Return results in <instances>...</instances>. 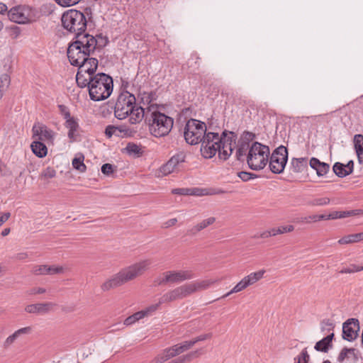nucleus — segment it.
Returning a JSON list of instances; mask_svg holds the SVG:
<instances>
[{"label": "nucleus", "mask_w": 363, "mask_h": 363, "mask_svg": "<svg viewBox=\"0 0 363 363\" xmlns=\"http://www.w3.org/2000/svg\"><path fill=\"white\" fill-rule=\"evenodd\" d=\"M150 264V259H144L121 269L101 284V290L108 291L135 279L143 275L149 269Z\"/></svg>", "instance_id": "f257e3e1"}, {"label": "nucleus", "mask_w": 363, "mask_h": 363, "mask_svg": "<svg viewBox=\"0 0 363 363\" xmlns=\"http://www.w3.org/2000/svg\"><path fill=\"white\" fill-rule=\"evenodd\" d=\"M92 18V10L90 7L84 9V13L77 9H69L65 11L61 17L62 26L68 33L74 36L86 32L88 20Z\"/></svg>", "instance_id": "f03ea898"}, {"label": "nucleus", "mask_w": 363, "mask_h": 363, "mask_svg": "<svg viewBox=\"0 0 363 363\" xmlns=\"http://www.w3.org/2000/svg\"><path fill=\"white\" fill-rule=\"evenodd\" d=\"M97 43L96 38L86 32L74 36L67 48L69 61L78 63L79 57L91 56L96 49Z\"/></svg>", "instance_id": "7ed1b4c3"}, {"label": "nucleus", "mask_w": 363, "mask_h": 363, "mask_svg": "<svg viewBox=\"0 0 363 363\" xmlns=\"http://www.w3.org/2000/svg\"><path fill=\"white\" fill-rule=\"evenodd\" d=\"M146 123L149 125V130L155 137H163L167 135L173 127L174 120L156 110L155 105L147 107Z\"/></svg>", "instance_id": "20e7f679"}, {"label": "nucleus", "mask_w": 363, "mask_h": 363, "mask_svg": "<svg viewBox=\"0 0 363 363\" xmlns=\"http://www.w3.org/2000/svg\"><path fill=\"white\" fill-rule=\"evenodd\" d=\"M218 281V279H204L182 285L167 291L162 298V302L183 299L194 293L208 289Z\"/></svg>", "instance_id": "39448f33"}, {"label": "nucleus", "mask_w": 363, "mask_h": 363, "mask_svg": "<svg viewBox=\"0 0 363 363\" xmlns=\"http://www.w3.org/2000/svg\"><path fill=\"white\" fill-rule=\"evenodd\" d=\"M89 81L90 99L94 101H103L110 96L113 91V79L109 75L100 72L93 76Z\"/></svg>", "instance_id": "423d86ee"}, {"label": "nucleus", "mask_w": 363, "mask_h": 363, "mask_svg": "<svg viewBox=\"0 0 363 363\" xmlns=\"http://www.w3.org/2000/svg\"><path fill=\"white\" fill-rule=\"evenodd\" d=\"M270 150L267 145L254 142L246 157L247 164L252 170H261L267 165Z\"/></svg>", "instance_id": "0eeeda50"}, {"label": "nucleus", "mask_w": 363, "mask_h": 363, "mask_svg": "<svg viewBox=\"0 0 363 363\" xmlns=\"http://www.w3.org/2000/svg\"><path fill=\"white\" fill-rule=\"evenodd\" d=\"M207 133L204 122L190 118L186 123L184 137L188 144L193 145L200 143Z\"/></svg>", "instance_id": "6e6552de"}, {"label": "nucleus", "mask_w": 363, "mask_h": 363, "mask_svg": "<svg viewBox=\"0 0 363 363\" xmlns=\"http://www.w3.org/2000/svg\"><path fill=\"white\" fill-rule=\"evenodd\" d=\"M135 103L136 99L133 94L129 91H122L118 95L114 106L116 118L119 120L126 118Z\"/></svg>", "instance_id": "1a4fd4ad"}, {"label": "nucleus", "mask_w": 363, "mask_h": 363, "mask_svg": "<svg viewBox=\"0 0 363 363\" xmlns=\"http://www.w3.org/2000/svg\"><path fill=\"white\" fill-rule=\"evenodd\" d=\"M288 160V150L284 145L277 147L269 157V167L274 174L284 172Z\"/></svg>", "instance_id": "9d476101"}, {"label": "nucleus", "mask_w": 363, "mask_h": 363, "mask_svg": "<svg viewBox=\"0 0 363 363\" xmlns=\"http://www.w3.org/2000/svg\"><path fill=\"white\" fill-rule=\"evenodd\" d=\"M220 138H218V133L208 132L201 140V153L206 159H211L216 155L220 148Z\"/></svg>", "instance_id": "9b49d317"}, {"label": "nucleus", "mask_w": 363, "mask_h": 363, "mask_svg": "<svg viewBox=\"0 0 363 363\" xmlns=\"http://www.w3.org/2000/svg\"><path fill=\"white\" fill-rule=\"evenodd\" d=\"M78 63L75 62L69 61L70 64L73 66L78 67V70L86 73L89 75L96 74L95 72L98 67V60L95 57H90V56L80 57L77 60Z\"/></svg>", "instance_id": "f8f14e48"}, {"label": "nucleus", "mask_w": 363, "mask_h": 363, "mask_svg": "<svg viewBox=\"0 0 363 363\" xmlns=\"http://www.w3.org/2000/svg\"><path fill=\"white\" fill-rule=\"evenodd\" d=\"M186 154L184 152H179L173 155L159 169L162 176H167L179 170L180 164L185 162Z\"/></svg>", "instance_id": "ddd939ff"}, {"label": "nucleus", "mask_w": 363, "mask_h": 363, "mask_svg": "<svg viewBox=\"0 0 363 363\" xmlns=\"http://www.w3.org/2000/svg\"><path fill=\"white\" fill-rule=\"evenodd\" d=\"M359 330V322L357 318H350L342 325V338L351 342L355 340Z\"/></svg>", "instance_id": "4468645a"}, {"label": "nucleus", "mask_w": 363, "mask_h": 363, "mask_svg": "<svg viewBox=\"0 0 363 363\" xmlns=\"http://www.w3.org/2000/svg\"><path fill=\"white\" fill-rule=\"evenodd\" d=\"M33 137H38L39 140H46L53 143L55 133L43 123L37 122L32 128Z\"/></svg>", "instance_id": "2eb2a0df"}, {"label": "nucleus", "mask_w": 363, "mask_h": 363, "mask_svg": "<svg viewBox=\"0 0 363 363\" xmlns=\"http://www.w3.org/2000/svg\"><path fill=\"white\" fill-rule=\"evenodd\" d=\"M28 13V8L21 6H15L9 11L8 17L13 22L25 24L30 21Z\"/></svg>", "instance_id": "dca6fc26"}, {"label": "nucleus", "mask_w": 363, "mask_h": 363, "mask_svg": "<svg viewBox=\"0 0 363 363\" xmlns=\"http://www.w3.org/2000/svg\"><path fill=\"white\" fill-rule=\"evenodd\" d=\"M57 305L52 302L37 303L27 305L25 311L28 313L45 314L51 311Z\"/></svg>", "instance_id": "f3484780"}, {"label": "nucleus", "mask_w": 363, "mask_h": 363, "mask_svg": "<svg viewBox=\"0 0 363 363\" xmlns=\"http://www.w3.org/2000/svg\"><path fill=\"white\" fill-rule=\"evenodd\" d=\"M147 115V110L145 111V108L142 106H138L135 104L132 110L128 113L130 123L131 124H136L140 123L143 118L146 121Z\"/></svg>", "instance_id": "a211bd4d"}, {"label": "nucleus", "mask_w": 363, "mask_h": 363, "mask_svg": "<svg viewBox=\"0 0 363 363\" xmlns=\"http://www.w3.org/2000/svg\"><path fill=\"white\" fill-rule=\"evenodd\" d=\"M65 126L68 129L67 136L71 142L76 140L77 133L79 128L77 119L71 116L65 120Z\"/></svg>", "instance_id": "6ab92c4d"}, {"label": "nucleus", "mask_w": 363, "mask_h": 363, "mask_svg": "<svg viewBox=\"0 0 363 363\" xmlns=\"http://www.w3.org/2000/svg\"><path fill=\"white\" fill-rule=\"evenodd\" d=\"M172 283H179L194 278V274L191 270L170 271Z\"/></svg>", "instance_id": "aec40b11"}, {"label": "nucleus", "mask_w": 363, "mask_h": 363, "mask_svg": "<svg viewBox=\"0 0 363 363\" xmlns=\"http://www.w3.org/2000/svg\"><path fill=\"white\" fill-rule=\"evenodd\" d=\"M180 351L178 345H174L172 347L164 349L161 354L157 357V361L159 363H162L172 357L180 354Z\"/></svg>", "instance_id": "412c9836"}, {"label": "nucleus", "mask_w": 363, "mask_h": 363, "mask_svg": "<svg viewBox=\"0 0 363 363\" xmlns=\"http://www.w3.org/2000/svg\"><path fill=\"white\" fill-rule=\"evenodd\" d=\"M334 335V333H332L323 337L322 340L318 341L314 346V349L318 352L325 353L328 352V350L333 347V339Z\"/></svg>", "instance_id": "4be33fe9"}, {"label": "nucleus", "mask_w": 363, "mask_h": 363, "mask_svg": "<svg viewBox=\"0 0 363 363\" xmlns=\"http://www.w3.org/2000/svg\"><path fill=\"white\" fill-rule=\"evenodd\" d=\"M308 168V160L306 157L292 158L290 169L294 173H301Z\"/></svg>", "instance_id": "5701e85b"}, {"label": "nucleus", "mask_w": 363, "mask_h": 363, "mask_svg": "<svg viewBox=\"0 0 363 363\" xmlns=\"http://www.w3.org/2000/svg\"><path fill=\"white\" fill-rule=\"evenodd\" d=\"M216 222L215 217H209L206 219L203 220L200 223L194 225L192 228L187 230V234L189 235H196L199 232L206 228L209 225H213Z\"/></svg>", "instance_id": "b1692460"}, {"label": "nucleus", "mask_w": 363, "mask_h": 363, "mask_svg": "<svg viewBox=\"0 0 363 363\" xmlns=\"http://www.w3.org/2000/svg\"><path fill=\"white\" fill-rule=\"evenodd\" d=\"M309 164L311 168L316 170V173L319 177L325 175L330 169V165L328 164L322 162L315 157H312Z\"/></svg>", "instance_id": "393cba45"}, {"label": "nucleus", "mask_w": 363, "mask_h": 363, "mask_svg": "<svg viewBox=\"0 0 363 363\" xmlns=\"http://www.w3.org/2000/svg\"><path fill=\"white\" fill-rule=\"evenodd\" d=\"M363 213V211L361 209H355L350 211H335L328 214V218L330 220H335L337 218H344L350 216H358Z\"/></svg>", "instance_id": "a878e982"}, {"label": "nucleus", "mask_w": 363, "mask_h": 363, "mask_svg": "<svg viewBox=\"0 0 363 363\" xmlns=\"http://www.w3.org/2000/svg\"><path fill=\"white\" fill-rule=\"evenodd\" d=\"M353 143L357 156L358 162L361 164H363V135H354L353 138Z\"/></svg>", "instance_id": "bb28decb"}, {"label": "nucleus", "mask_w": 363, "mask_h": 363, "mask_svg": "<svg viewBox=\"0 0 363 363\" xmlns=\"http://www.w3.org/2000/svg\"><path fill=\"white\" fill-rule=\"evenodd\" d=\"M31 331L30 327H26L22 328L21 329L17 330L15 331L12 335H9L4 341V347L5 348L9 347L10 345H11L15 340L21 335L23 334H28Z\"/></svg>", "instance_id": "cd10ccee"}, {"label": "nucleus", "mask_w": 363, "mask_h": 363, "mask_svg": "<svg viewBox=\"0 0 363 363\" xmlns=\"http://www.w3.org/2000/svg\"><path fill=\"white\" fill-rule=\"evenodd\" d=\"M94 75H89L86 74V73H84L83 72H81L80 70H78L77 74H76V82L77 84V86L80 88H85L87 87L88 89H89V86L91 84L89 81L91 79H93Z\"/></svg>", "instance_id": "c85d7f7f"}, {"label": "nucleus", "mask_w": 363, "mask_h": 363, "mask_svg": "<svg viewBox=\"0 0 363 363\" xmlns=\"http://www.w3.org/2000/svg\"><path fill=\"white\" fill-rule=\"evenodd\" d=\"M30 147L33 152L40 158L45 157L48 153V148L41 140L33 142Z\"/></svg>", "instance_id": "c756f323"}, {"label": "nucleus", "mask_w": 363, "mask_h": 363, "mask_svg": "<svg viewBox=\"0 0 363 363\" xmlns=\"http://www.w3.org/2000/svg\"><path fill=\"white\" fill-rule=\"evenodd\" d=\"M218 138H220V145H233V144H235L237 135L234 132L225 130L221 135L218 134Z\"/></svg>", "instance_id": "7c9ffc66"}, {"label": "nucleus", "mask_w": 363, "mask_h": 363, "mask_svg": "<svg viewBox=\"0 0 363 363\" xmlns=\"http://www.w3.org/2000/svg\"><path fill=\"white\" fill-rule=\"evenodd\" d=\"M356 350L354 348H347L344 347L340 352L337 357V361L339 362H343L346 359H353L354 360L357 359V356L355 353Z\"/></svg>", "instance_id": "2f4dec72"}, {"label": "nucleus", "mask_w": 363, "mask_h": 363, "mask_svg": "<svg viewBox=\"0 0 363 363\" xmlns=\"http://www.w3.org/2000/svg\"><path fill=\"white\" fill-rule=\"evenodd\" d=\"M224 193L223 190L215 191L213 189H201V188H190V195L202 196L205 195H213Z\"/></svg>", "instance_id": "473e14b6"}, {"label": "nucleus", "mask_w": 363, "mask_h": 363, "mask_svg": "<svg viewBox=\"0 0 363 363\" xmlns=\"http://www.w3.org/2000/svg\"><path fill=\"white\" fill-rule=\"evenodd\" d=\"M363 240L362 233L345 235L338 240L340 245H347Z\"/></svg>", "instance_id": "72a5a7b5"}, {"label": "nucleus", "mask_w": 363, "mask_h": 363, "mask_svg": "<svg viewBox=\"0 0 363 363\" xmlns=\"http://www.w3.org/2000/svg\"><path fill=\"white\" fill-rule=\"evenodd\" d=\"M250 148V144H247V142H240L238 148L236 151L237 160L240 162H243L245 160V157L247 155L246 153L247 152H249Z\"/></svg>", "instance_id": "f704fd0d"}, {"label": "nucleus", "mask_w": 363, "mask_h": 363, "mask_svg": "<svg viewBox=\"0 0 363 363\" xmlns=\"http://www.w3.org/2000/svg\"><path fill=\"white\" fill-rule=\"evenodd\" d=\"M233 152V145H220V148L218 151V157L223 160H227Z\"/></svg>", "instance_id": "c9c22d12"}, {"label": "nucleus", "mask_w": 363, "mask_h": 363, "mask_svg": "<svg viewBox=\"0 0 363 363\" xmlns=\"http://www.w3.org/2000/svg\"><path fill=\"white\" fill-rule=\"evenodd\" d=\"M248 286H249V285L247 283L245 279L243 278L229 292L224 294L220 298H218L216 300H219L220 298L228 297V296H230L232 294L238 293L240 291H242V290L245 289Z\"/></svg>", "instance_id": "e433bc0d"}, {"label": "nucleus", "mask_w": 363, "mask_h": 363, "mask_svg": "<svg viewBox=\"0 0 363 363\" xmlns=\"http://www.w3.org/2000/svg\"><path fill=\"white\" fill-rule=\"evenodd\" d=\"M265 273L264 270H259L258 272H252L247 276H245L244 278L245 279L247 283L249 286L254 284L255 283L259 281L264 276Z\"/></svg>", "instance_id": "4c0bfd02"}, {"label": "nucleus", "mask_w": 363, "mask_h": 363, "mask_svg": "<svg viewBox=\"0 0 363 363\" xmlns=\"http://www.w3.org/2000/svg\"><path fill=\"white\" fill-rule=\"evenodd\" d=\"M84 157L83 155H81L78 157H74L72 160V166L73 167L78 170L79 172H85L86 170V167L84 163Z\"/></svg>", "instance_id": "58836bf2"}, {"label": "nucleus", "mask_w": 363, "mask_h": 363, "mask_svg": "<svg viewBox=\"0 0 363 363\" xmlns=\"http://www.w3.org/2000/svg\"><path fill=\"white\" fill-rule=\"evenodd\" d=\"M125 150L130 155L140 157L143 154V151L140 146L133 143H128Z\"/></svg>", "instance_id": "ea45409f"}, {"label": "nucleus", "mask_w": 363, "mask_h": 363, "mask_svg": "<svg viewBox=\"0 0 363 363\" xmlns=\"http://www.w3.org/2000/svg\"><path fill=\"white\" fill-rule=\"evenodd\" d=\"M334 173L339 177H345L348 175L345 164L340 162H336L333 167Z\"/></svg>", "instance_id": "a19ab883"}, {"label": "nucleus", "mask_w": 363, "mask_h": 363, "mask_svg": "<svg viewBox=\"0 0 363 363\" xmlns=\"http://www.w3.org/2000/svg\"><path fill=\"white\" fill-rule=\"evenodd\" d=\"M165 295H166V293L160 298L159 302L157 303L152 304V305L147 307L144 310H142V312H143V313H144V316L145 317L148 316V315H151L152 313L155 312L158 309L160 305H161L162 303H169V301L162 302V298Z\"/></svg>", "instance_id": "79ce46f5"}, {"label": "nucleus", "mask_w": 363, "mask_h": 363, "mask_svg": "<svg viewBox=\"0 0 363 363\" xmlns=\"http://www.w3.org/2000/svg\"><path fill=\"white\" fill-rule=\"evenodd\" d=\"M157 99V94L155 91L143 92L141 94V101L145 104H150L152 101Z\"/></svg>", "instance_id": "37998d69"}, {"label": "nucleus", "mask_w": 363, "mask_h": 363, "mask_svg": "<svg viewBox=\"0 0 363 363\" xmlns=\"http://www.w3.org/2000/svg\"><path fill=\"white\" fill-rule=\"evenodd\" d=\"M310 360V356L308 353L307 348H304L301 352L300 354L294 358V363H308Z\"/></svg>", "instance_id": "c03bdc74"}, {"label": "nucleus", "mask_w": 363, "mask_h": 363, "mask_svg": "<svg viewBox=\"0 0 363 363\" xmlns=\"http://www.w3.org/2000/svg\"><path fill=\"white\" fill-rule=\"evenodd\" d=\"M155 284L157 285H162L167 283H172V278L170 271H167L162 274V278H158L155 280Z\"/></svg>", "instance_id": "a18cd8bd"}, {"label": "nucleus", "mask_w": 363, "mask_h": 363, "mask_svg": "<svg viewBox=\"0 0 363 363\" xmlns=\"http://www.w3.org/2000/svg\"><path fill=\"white\" fill-rule=\"evenodd\" d=\"M238 177L243 182H248L250 179L257 178L258 175L252 172L242 171L238 172Z\"/></svg>", "instance_id": "49530a36"}, {"label": "nucleus", "mask_w": 363, "mask_h": 363, "mask_svg": "<svg viewBox=\"0 0 363 363\" xmlns=\"http://www.w3.org/2000/svg\"><path fill=\"white\" fill-rule=\"evenodd\" d=\"M363 270V267L357 266L355 264H351L348 267H345L342 269L340 271V274H352L357 272H360Z\"/></svg>", "instance_id": "de8ad7c7"}, {"label": "nucleus", "mask_w": 363, "mask_h": 363, "mask_svg": "<svg viewBox=\"0 0 363 363\" xmlns=\"http://www.w3.org/2000/svg\"><path fill=\"white\" fill-rule=\"evenodd\" d=\"M56 176V171L54 168L48 167L45 168L40 174L41 178L52 179Z\"/></svg>", "instance_id": "09e8293b"}, {"label": "nucleus", "mask_w": 363, "mask_h": 363, "mask_svg": "<svg viewBox=\"0 0 363 363\" xmlns=\"http://www.w3.org/2000/svg\"><path fill=\"white\" fill-rule=\"evenodd\" d=\"M118 128L115 125H109L106 126L105 129V135L108 138H111L113 135H116L118 137H121V135L117 133Z\"/></svg>", "instance_id": "8fccbe9b"}, {"label": "nucleus", "mask_w": 363, "mask_h": 363, "mask_svg": "<svg viewBox=\"0 0 363 363\" xmlns=\"http://www.w3.org/2000/svg\"><path fill=\"white\" fill-rule=\"evenodd\" d=\"M82 0H55L57 4L62 7H69L77 4Z\"/></svg>", "instance_id": "3c124183"}, {"label": "nucleus", "mask_w": 363, "mask_h": 363, "mask_svg": "<svg viewBox=\"0 0 363 363\" xmlns=\"http://www.w3.org/2000/svg\"><path fill=\"white\" fill-rule=\"evenodd\" d=\"M330 203V199L328 197L316 198L313 199L310 204L312 206H325Z\"/></svg>", "instance_id": "603ef678"}, {"label": "nucleus", "mask_w": 363, "mask_h": 363, "mask_svg": "<svg viewBox=\"0 0 363 363\" xmlns=\"http://www.w3.org/2000/svg\"><path fill=\"white\" fill-rule=\"evenodd\" d=\"M177 345H178V347L179 349L180 353H182V352L189 350L190 348H191L194 345V343L193 340H188V341H184L182 343L177 344Z\"/></svg>", "instance_id": "864d4df0"}, {"label": "nucleus", "mask_w": 363, "mask_h": 363, "mask_svg": "<svg viewBox=\"0 0 363 363\" xmlns=\"http://www.w3.org/2000/svg\"><path fill=\"white\" fill-rule=\"evenodd\" d=\"M116 167L113 165L106 163L101 167V172L105 175L109 176L111 174L113 173Z\"/></svg>", "instance_id": "5fc2aeb1"}, {"label": "nucleus", "mask_w": 363, "mask_h": 363, "mask_svg": "<svg viewBox=\"0 0 363 363\" xmlns=\"http://www.w3.org/2000/svg\"><path fill=\"white\" fill-rule=\"evenodd\" d=\"M57 107L59 108L60 113L63 116L65 120L71 117L69 109L67 106L63 104H60L57 106Z\"/></svg>", "instance_id": "6e6d98bb"}, {"label": "nucleus", "mask_w": 363, "mask_h": 363, "mask_svg": "<svg viewBox=\"0 0 363 363\" xmlns=\"http://www.w3.org/2000/svg\"><path fill=\"white\" fill-rule=\"evenodd\" d=\"M97 40V48H104L108 43V39L106 36H104L102 34L97 35L95 37Z\"/></svg>", "instance_id": "4d7b16f0"}, {"label": "nucleus", "mask_w": 363, "mask_h": 363, "mask_svg": "<svg viewBox=\"0 0 363 363\" xmlns=\"http://www.w3.org/2000/svg\"><path fill=\"white\" fill-rule=\"evenodd\" d=\"M46 271H47V265L44 264V265L35 266L33 268L32 272L35 275H43V274H46Z\"/></svg>", "instance_id": "13d9d810"}, {"label": "nucleus", "mask_w": 363, "mask_h": 363, "mask_svg": "<svg viewBox=\"0 0 363 363\" xmlns=\"http://www.w3.org/2000/svg\"><path fill=\"white\" fill-rule=\"evenodd\" d=\"M255 138V134L249 131H245L242 135V141L241 142H247V144H250V142L252 141Z\"/></svg>", "instance_id": "bf43d9fd"}, {"label": "nucleus", "mask_w": 363, "mask_h": 363, "mask_svg": "<svg viewBox=\"0 0 363 363\" xmlns=\"http://www.w3.org/2000/svg\"><path fill=\"white\" fill-rule=\"evenodd\" d=\"M63 269L62 267H55V266H48L47 265V271L46 274H55L61 273Z\"/></svg>", "instance_id": "052dcab7"}, {"label": "nucleus", "mask_w": 363, "mask_h": 363, "mask_svg": "<svg viewBox=\"0 0 363 363\" xmlns=\"http://www.w3.org/2000/svg\"><path fill=\"white\" fill-rule=\"evenodd\" d=\"M116 127L118 128L117 133L121 134V137L128 136L130 135L131 130H130V128H127L126 126L120 125V126H116Z\"/></svg>", "instance_id": "680f3d73"}, {"label": "nucleus", "mask_w": 363, "mask_h": 363, "mask_svg": "<svg viewBox=\"0 0 363 363\" xmlns=\"http://www.w3.org/2000/svg\"><path fill=\"white\" fill-rule=\"evenodd\" d=\"M173 194L190 195V188H177L172 190Z\"/></svg>", "instance_id": "e2e57ef3"}, {"label": "nucleus", "mask_w": 363, "mask_h": 363, "mask_svg": "<svg viewBox=\"0 0 363 363\" xmlns=\"http://www.w3.org/2000/svg\"><path fill=\"white\" fill-rule=\"evenodd\" d=\"M211 337H212V333L202 334V335H201L199 336H197V337L193 338L192 340H193V342H194V343L195 345L198 342L203 341V340L210 339V338H211Z\"/></svg>", "instance_id": "0e129e2a"}, {"label": "nucleus", "mask_w": 363, "mask_h": 363, "mask_svg": "<svg viewBox=\"0 0 363 363\" xmlns=\"http://www.w3.org/2000/svg\"><path fill=\"white\" fill-rule=\"evenodd\" d=\"M46 292V289L42 287H34L30 289L28 291V294L34 295V294H41Z\"/></svg>", "instance_id": "69168bd1"}, {"label": "nucleus", "mask_w": 363, "mask_h": 363, "mask_svg": "<svg viewBox=\"0 0 363 363\" xmlns=\"http://www.w3.org/2000/svg\"><path fill=\"white\" fill-rule=\"evenodd\" d=\"M300 222L306 223L317 222L316 221V215H311V216H308L302 217L300 218Z\"/></svg>", "instance_id": "338daca9"}, {"label": "nucleus", "mask_w": 363, "mask_h": 363, "mask_svg": "<svg viewBox=\"0 0 363 363\" xmlns=\"http://www.w3.org/2000/svg\"><path fill=\"white\" fill-rule=\"evenodd\" d=\"M284 229V226H280L279 228H271L272 236H276V235H279V234L285 233Z\"/></svg>", "instance_id": "774afa93"}]
</instances>
